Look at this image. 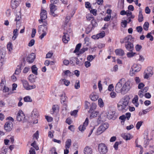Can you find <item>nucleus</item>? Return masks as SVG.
<instances>
[{
  "mask_svg": "<svg viewBox=\"0 0 154 154\" xmlns=\"http://www.w3.org/2000/svg\"><path fill=\"white\" fill-rule=\"evenodd\" d=\"M124 79H122L119 80L117 83L115 88L116 91L118 93H121L122 94L124 95L129 91L131 88L130 83L129 82H126L122 86L123 83V80Z\"/></svg>",
  "mask_w": 154,
  "mask_h": 154,
  "instance_id": "obj_1",
  "label": "nucleus"
},
{
  "mask_svg": "<svg viewBox=\"0 0 154 154\" xmlns=\"http://www.w3.org/2000/svg\"><path fill=\"white\" fill-rule=\"evenodd\" d=\"M129 103V100L125 97L122 98L117 104L118 110L122 112L125 111L127 109Z\"/></svg>",
  "mask_w": 154,
  "mask_h": 154,
  "instance_id": "obj_2",
  "label": "nucleus"
},
{
  "mask_svg": "<svg viewBox=\"0 0 154 154\" xmlns=\"http://www.w3.org/2000/svg\"><path fill=\"white\" fill-rule=\"evenodd\" d=\"M153 68L152 67H148L145 70L144 73V79H148L150 77H151L153 74Z\"/></svg>",
  "mask_w": 154,
  "mask_h": 154,
  "instance_id": "obj_3",
  "label": "nucleus"
},
{
  "mask_svg": "<svg viewBox=\"0 0 154 154\" xmlns=\"http://www.w3.org/2000/svg\"><path fill=\"white\" fill-rule=\"evenodd\" d=\"M109 126V125L107 123H104L100 125L98 128L96 132L97 135H99L103 133Z\"/></svg>",
  "mask_w": 154,
  "mask_h": 154,
  "instance_id": "obj_4",
  "label": "nucleus"
},
{
  "mask_svg": "<svg viewBox=\"0 0 154 154\" xmlns=\"http://www.w3.org/2000/svg\"><path fill=\"white\" fill-rule=\"evenodd\" d=\"M134 41V38L132 37L131 35H128L123 39H121L120 42L121 43H130L133 42Z\"/></svg>",
  "mask_w": 154,
  "mask_h": 154,
  "instance_id": "obj_5",
  "label": "nucleus"
},
{
  "mask_svg": "<svg viewBox=\"0 0 154 154\" xmlns=\"http://www.w3.org/2000/svg\"><path fill=\"white\" fill-rule=\"evenodd\" d=\"M98 151L100 154H105L108 151L107 147L104 143H100L98 145Z\"/></svg>",
  "mask_w": 154,
  "mask_h": 154,
  "instance_id": "obj_6",
  "label": "nucleus"
},
{
  "mask_svg": "<svg viewBox=\"0 0 154 154\" xmlns=\"http://www.w3.org/2000/svg\"><path fill=\"white\" fill-rule=\"evenodd\" d=\"M115 112V111L111 110L109 111L107 113L105 112H103L102 113V118L104 117L105 119L107 118L109 119H111L113 117Z\"/></svg>",
  "mask_w": 154,
  "mask_h": 154,
  "instance_id": "obj_7",
  "label": "nucleus"
},
{
  "mask_svg": "<svg viewBox=\"0 0 154 154\" xmlns=\"http://www.w3.org/2000/svg\"><path fill=\"white\" fill-rule=\"evenodd\" d=\"M21 81L24 88L27 90L35 88L36 86L34 85H29L27 81L24 79H22Z\"/></svg>",
  "mask_w": 154,
  "mask_h": 154,
  "instance_id": "obj_8",
  "label": "nucleus"
},
{
  "mask_svg": "<svg viewBox=\"0 0 154 154\" xmlns=\"http://www.w3.org/2000/svg\"><path fill=\"white\" fill-rule=\"evenodd\" d=\"M16 118L17 121L19 122L22 121L23 122H24L26 121L25 119V115L23 112L21 110H20L18 111L17 114Z\"/></svg>",
  "mask_w": 154,
  "mask_h": 154,
  "instance_id": "obj_9",
  "label": "nucleus"
},
{
  "mask_svg": "<svg viewBox=\"0 0 154 154\" xmlns=\"http://www.w3.org/2000/svg\"><path fill=\"white\" fill-rule=\"evenodd\" d=\"M4 129L7 131H10L13 128V124L12 122L8 121L6 122L4 126Z\"/></svg>",
  "mask_w": 154,
  "mask_h": 154,
  "instance_id": "obj_10",
  "label": "nucleus"
},
{
  "mask_svg": "<svg viewBox=\"0 0 154 154\" xmlns=\"http://www.w3.org/2000/svg\"><path fill=\"white\" fill-rule=\"evenodd\" d=\"M41 19L38 20L39 23H41L43 22V20L46 19L47 18L46 11L41 9L40 14Z\"/></svg>",
  "mask_w": 154,
  "mask_h": 154,
  "instance_id": "obj_11",
  "label": "nucleus"
},
{
  "mask_svg": "<svg viewBox=\"0 0 154 154\" xmlns=\"http://www.w3.org/2000/svg\"><path fill=\"white\" fill-rule=\"evenodd\" d=\"M88 119L86 118L85 122L83 125H80L79 128V130L81 132L84 131L86 128V127L88 125Z\"/></svg>",
  "mask_w": 154,
  "mask_h": 154,
  "instance_id": "obj_12",
  "label": "nucleus"
},
{
  "mask_svg": "<svg viewBox=\"0 0 154 154\" xmlns=\"http://www.w3.org/2000/svg\"><path fill=\"white\" fill-rule=\"evenodd\" d=\"M50 14L53 16H57V15L54 13V11H56L57 9V6L53 4H51L50 5Z\"/></svg>",
  "mask_w": 154,
  "mask_h": 154,
  "instance_id": "obj_13",
  "label": "nucleus"
},
{
  "mask_svg": "<svg viewBox=\"0 0 154 154\" xmlns=\"http://www.w3.org/2000/svg\"><path fill=\"white\" fill-rule=\"evenodd\" d=\"M20 0H11V5L13 9L16 8L19 5Z\"/></svg>",
  "mask_w": 154,
  "mask_h": 154,
  "instance_id": "obj_14",
  "label": "nucleus"
},
{
  "mask_svg": "<svg viewBox=\"0 0 154 154\" xmlns=\"http://www.w3.org/2000/svg\"><path fill=\"white\" fill-rule=\"evenodd\" d=\"M35 55L34 53H32L29 55L27 58L26 60L29 63H32L35 59Z\"/></svg>",
  "mask_w": 154,
  "mask_h": 154,
  "instance_id": "obj_15",
  "label": "nucleus"
},
{
  "mask_svg": "<svg viewBox=\"0 0 154 154\" xmlns=\"http://www.w3.org/2000/svg\"><path fill=\"white\" fill-rule=\"evenodd\" d=\"M125 47L127 50L129 51H133L134 47L133 42L125 44Z\"/></svg>",
  "mask_w": 154,
  "mask_h": 154,
  "instance_id": "obj_16",
  "label": "nucleus"
},
{
  "mask_svg": "<svg viewBox=\"0 0 154 154\" xmlns=\"http://www.w3.org/2000/svg\"><path fill=\"white\" fill-rule=\"evenodd\" d=\"M115 52L116 55L119 56H124L125 54L124 51L121 48L116 49Z\"/></svg>",
  "mask_w": 154,
  "mask_h": 154,
  "instance_id": "obj_17",
  "label": "nucleus"
},
{
  "mask_svg": "<svg viewBox=\"0 0 154 154\" xmlns=\"http://www.w3.org/2000/svg\"><path fill=\"white\" fill-rule=\"evenodd\" d=\"M63 33L64 35L62 38V41L64 43H66L70 40L69 36L67 33L64 32Z\"/></svg>",
  "mask_w": 154,
  "mask_h": 154,
  "instance_id": "obj_18",
  "label": "nucleus"
},
{
  "mask_svg": "<svg viewBox=\"0 0 154 154\" xmlns=\"http://www.w3.org/2000/svg\"><path fill=\"white\" fill-rule=\"evenodd\" d=\"M92 152V149L88 146H86L84 149V152L85 154H91Z\"/></svg>",
  "mask_w": 154,
  "mask_h": 154,
  "instance_id": "obj_19",
  "label": "nucleus"
},
{
  "mask_svg": "<svg viewBox=\"0 0 154 154\" xmlns=\"http://www.w3.org/2000/svg\"><path fill=\"white\" fill-rule=\"evenodd\" d=\"M21 18L20 13V12L17 13L16 14V18L15 20L16 21V25L20 23V20Z\"/></svg>",
  "mask_w": 154,
  "mask_h": 154,
  "instance_id": "obj_20",
  "label": "nucleus"
},
{
  "mask_svg": "<svg viewBox=\"0 0 154 154\" xmlns=\"http://www.w3.org/2000/svg\"><path fill=\"white\" fill-rule=\"evenodd\" d=\"M90 97L91 100L94 101L96 100L99 97L98 95L94 93H92Z\"/></svg>",
  "mask_w": 154,
  "mask_h": 154,
  "instance_id": "obj_21",
  "label": "nucleus"
},
{
  "mask_svg": "<svg viewBox=\"0 0 154 154\" xmlns=\"http://www.w3.org/2000/svg\"><path fill=\"white\" fill-rule=\"evenodd\" d=\"M46 24H43L39 26V28H42V31L43 32H46L48 31V26L47 24L46 23Z\"/></svg>",
  "mask_w": 154,
  "mask_h": 154,
  "instance_id": "obj_22",
  "label": "nucleus"
},
{
  "mask_svg": "<svg viewBox=\"0 0 154 154\" xmlns=\"http://www.w3.org/2000/svg\"><path fill=\"white\" fill-rule=\"evenodd\" d=\"M122 138L126 140H130L131 139V135L128 133L122 134L121 135Z\"/></svg>",
  "mask_w": 154,
  "mask_h": 154,
  "instance_id": "obj_23",
  "label": "nucleus"
},
{
  "mask_svg": "<svg viewBox=\"0 0 154 154\" xmlns=\"http://www.w3.org/2000/svg\"><path fill=\"white\" fill-rule=\"evenodd\" d=\"M136 68L137 67L135 66H133V67L131 68V70H132L131 71L130 73L131 76H133L135 72H138L140 70V69H137Z\"/></svg>",
  "mask_w": 154,
  "mask_h": 154,
  "instance_id": "obj_24",
  "label": "nucleus"
},
{
  "mask_svg": "<svg viewBox=\"0 0 154 154\" xmlns=\"http://www.w3.org/2000/svg\"><path fill=\"white\" fill-rule=\"evenodd\" d=\"M38 116V112L36 109H34L31 113L32 117L35 116V118H37Z\"/></svg>",
  "mask_w": 154,
  "mask_h": 154,
  "instance_id": "obj_25",
  "label": "nucleus"
},
{
  "mask_svg": "<svg viewBox=\"0 0 154 154\" xmlns=\"http://www.w3.org/2000/svg\"><path fill=\"white\" fill-rule=\"evenodd\" d=\"M36 76L33 74L30 75L28 77L29 81L32 83L34 82H35V79L36 78Z\"/></svg>",
  "mask_w": 154,
  "mask_h": 154,
  "instance_id": "obj_26",
  "label": "nucleus"
},
{
  "mask_svg": "<svg viewBox=\"0 0 154 154\" xmlns=\"http://www.w3.org/2000/svg\"><path fill=\"white\" fill-rule=\"evenodd\" d=\"M71 144V140L70 139H68L65 143V148L66 149H69Z\"/></svg>",
  "mask_w": 154,
  "mask_h": 154,
  "instance_id": "obj_27",
  "label": "nucleus"
},
{
  "mask_svg": "<svg viewBox=\"0 0 154 154\" xmlns=\"http://www.w3.org/2000/svg\"><path fill=\"white\" fill-rule=\"evenodd\" d=\"M150 107H149V108L147 109H146L143 110L142 111L140 112L139 113V116H141L145 114L148 112L149 111V109L150 108Z\"/></svg>",
  "mask_w": 154,
  "mask_h": 154,
  "instance_id": "obj_28",
  "label": "nucleus"
},
{
  "mask_svg": "<svg viewBox=\"0 0 154 154\" xmlns=\"http://www.w3.org/2000/svg\"><path fill=\"white\" fill-rule=\"evenodd\" d=\"M31 69L32 72L33 73L36 75H38V72L37 71L38 69L35 65H34L32 66L31 67Z\"/></svg>",
  "mask_w": 154,
  "mask_h": 154,
  "instance_id": "obj_29",
  "label": "nucleus"
},
{
  "mask_svg": "<svg viewBox=\"0 0 154 154\" xmlns=\"http://www.w3.org/2000/svg\"><path fill=\"white\" fill-rule=\"evenodd\" d=\"M99 114V112L97 111L93 112L91 113L90 116V118L92 119L96 117Z\"/></svg>",
  "mask_w": 154,
  "mask_h": 154,
  "instance_id": "obj_30",
  "label": "nucleus"
},
{
  "mask_svg": "<svg viewBox=\"0 0 154 154\" xmlns=\"http://www.w3.org/2000/svg\"><path fill=\"white\" fill-rule=\"evenodd\" d=\"M130 52H128L126 54L127 57L128 58H131L134 56L136 54V53L133 52V51Z\"/></svg>",
  "mask_w": 154,
  "mask_h": 154,
  "instance_id": "obj_31",
  "label": "nucleus"
},
{
  "mask_svg": "<svg viewBox=\"0 0 154 154\" xmlns=\"http://www.w3.org/2000/svg\"><path fill=\"white\" fill-rule=\"evenodd\" d=\"M143 19V17L142 14V12L141 11H140L139 12V14L138 15V21L140 22H142Z\"/></svg>",
  "mask_w": 154,
  "mask_h": 154,
  "instance_id": "obj_32",
  "label": "nucleus"
},
{
  "mask_svg": "<svg viewBox=\"0 0 154 154\" xmlns=\"http://www.w3.org/2000/svg\"><path fill=\"white\" fill-rule=\"evenodd\" d=\"M96 107H97L96 104L94 103H92L91 104V106L90 108V109L89 111V112H91L92 110H95L96 109Z\"/></svg>",
  "mask_w": 154,
  "mask_h": 154,
  "instance_id": "obj_33",
  "label": "nucleus"
},
{
  "mask_svg": "<svg viewBox=\"0 0 154 154\" xmlns=\"http://www.w3.org/2000/svg\"><path fill=\"white\" fill-rule=\"evenodd\" d=\"M98 104L100 107H102L104 105V103L101 98H99L98 100Z\"/></svg>",
  "mask_w": 154,
  "mask_h": 154,
  "instance_id": "obj_34",
  "label": "nucleus"
},
{
  "mask_svg": "<svg viewBox=\"0 0 154 154\" xmlns=\"http://www.w3.org/2000/svg\"><path fill=\"white\" fill-rule=\"evenodd\" d=\"M7 48L9 51L12 50V45L11 42H9L7 45Z\"/></svg>",
  "mask_w": 154,
  "mask_h": 154,
  "instance_id": "obj_35",
  "label": "nucleus"
},
{
  "mask_svg": "<svg viewBox=\"0 0 154 154\" xmlns=\"http://www.w3.org/2000/svg\"><path fill=\"white\" fill-rule=\"evenodd\" d=\"M24 101L26 102H31L32 101L31 98L29 96H27L23 98Z\"/></svg>",
  "mask_w": 154,
  "mask_h": 154,
  "instance_id": "obj_36",
  "label": "nucleus"
},
{
  "mask_svg": "<svg viewBox=\"0 0 154 154\" xmlns=\"http://www.w3.org/2000/svg\"><path fill=\"white\" fill-rule=\"evenodd\" d=\"M81 45H82L81 43H79L76 46L75 49L74 51V52L76 53V52H78L79 51L80 48H81Z\"/></svg>",
  "mask_w": 154,
  "mask_h": 154,
  "instance_id": "obj_37",
  "label": "nucleus"
},
{
  "mask_svg": "<svg viewBox=\"0 0 154 154\" xmlns=\"http://www.w3.org/2000/svg\"><path fill=\"white\" fill-rule=\"evenodd\" d=\"M86 17L88 20L89 21L93 18V16L91 14H88L86 15Z\"/></svg>",
  "mask_w": 154,
  "mask_h": 154,
  "instance_id": "obj_38",
  "label": "nucleus"
},
{
  "mask_svg": "<svg viewBox=\"0 0 154 154\" xmlns=\"http://www.w3.org/2000/svg\"><path fill=\"white\" fill-rule=\"evenodd\" d=\"M149 27V23L148 22H146L145 23L143 26V29L146 31L148 30V28Z\"/></svg>",
  "mask_w": 154,
  "mask_h": 154,
  "instance_id": "obj_39",
  "label": "nucleus"
},
{
  "mask_svg": "<svg viewBox=\"0 0 154 154\" xmlns=\"http://www.w3.org/2000/svg\"><path fill=\"white\" fill-rule=\"evenodd\" d=\"M74 87L75 89H78L79 88L80 86L79 81L77 80L76 81L74 85Z\"/></svg>",
  "mask_w": 154,
  "mask_h": 154,
  "instance_id": "obj_40",
  "label": "nucleus"
},
{
  "mask_svg": "<svg viewBox=\"0 0 154 154\" xmlns=\"http://www.w3.org/2000/svg\"><path fill=\"white\" fill-rule=\"evenodd\" d=\"M78 112V110H75L71 112L70 114L72 116H74L75 117H76Z\"/></svg>",
  "mask_w": 154,
  "mask_h": 154,
  "instance_id": "obj_41",
  "label": "nucleus"
},
{
  "mask_svg": "<svg viewBox=\"0 0 154 154\" xmlns=\"http://www.w3.org/2000/svg\"><path fill=\"white\" fill-rule=\"evenodd\" d=\"M91 23L92 24L93 27H96L97 25L96 20L94 19H92L91 20Z\"/></svg>",
  "mask_w": 154,
  "mask_h": 154,
  "instance_id": "obj_42",
  "label": "nucleus"
},
{
  "mask_svg": "<svg viewBox=\"0 0 154 154\" xmlns=\"http://www.w3.org/2000/svg\"><path fill=\"white\" fill-rule=\"evenodd\" d=\"M5 53L4 52L0 50V60L3 59L5 57Z\"/></svg>",
  "mask_w": 154,
  "mask_h": 154,
  "instance_id": "obj_43",
  "label": "nucleus"
},
{
  "mask_svg": "<svg viewBox=\"0 0 154 154\" xmlns=\"http://www.w3.org/2000/svg\"><path fill=\"white\" fill-rule=\"evenodd\" d=\"M77 59V57H72L70 59V62L71 64L73 63Z\"/></svg>",
  "mask_w": 154,
  "mask_h": 154,
  "instance_id": "obj_44",
  "label": "nucleus"
},
{
  "mask_svg": "<svg viewBox=\"0 0 154 154\" xmlns=\"http://www.w3.org/2000/svg\"><path fill=\"white\" fill-rule=\"evenodd\" d=\"M151 32H149V33H148L147 34V35H146V37L147 38H150V40L151 41H153V37L151 35Z\"/></svg>",
  "mask_w": 154,
  "mask_h": 154,
  "instance_id": "obj_45",
  "label": "nucleus"
},
{
  "mask_svg": "<svg viewBox=\"0 0 154 154\" xmlns=\"http://www.w3.org/2000/svg\"><path fill=\"white\" fill-rule=\"evenodd\" d=\"M92 28L90 26H89L86 29V32L87 34H88L91 31Z\"/></svg>",
  "mask_w": 154,
  "mask_h": 154,
  "instance_id": "obj_46",
  "label": "nucleus"
},
{
  "mask_svg": "<svg viewBox=\"0 0 154 154\" xmlns=\"http://www.w3.org/2000/svg\"><path fill=\"white\" fill-rule=\"evenodd\" d=\"M143 122L141 121H139L137 122L136 125V127L137 129H139L140 127L141 126Z\"/></svg>",
  "mask_w": 154,
  "mask_h": 154,
  "instance_id": "obj_47",
  "label": "nucleus"
},
{
  "mask_svg": "<svg viewBox=\"0 0 154 154\" xmlns=\"http://www.w3.org/2000/svg\"><path fill=\"white\" fill-rule=\"evenodd\" d=\"M94 58V57L92 55H89L88 56L87 60L90 62Z\"/></svg>",
  "mask_w": 154,
  "mask_h": 154,
  "instance_id": "obj_48",
  "label": "nucleus"
},
{
  "mask_svg": "<svg viewBox=\"0 0 154 154\" xmlns=\"http://www.w3.org/2000/svg\"><path fill=\"white\" fill-rule=\"evenodd\" d=\"M35 43V40L33 39H32L29 42L28 44V46L29 47H31L34 45Z\"/></svg>",
  "mask_w": 154,
  "mask_h": 154,
  "instance_id": "obj_49",
  "label": "nucleus"
},
{
  "mask_svg": "<svg viewBox=\"0 0 154 154\" xmlns=\"http://www.w3.org/2000/svg\"><path fill=\"white\" fill-rule=\"evenodd\" d=\"M138 97L137 95L135 96L132 100V102L133 103L137 102H138Z\"/></svg>",
  "mask_w": 154,
  "mask_h": 154,
  "instance_id": "obj_50",
  "label": "nucleus"
},
{
  "mask_svg": "<svg viewBox=\"0 0 154 154\" xmlns=\"http://www.w3.org/2000/svg\"><path fill=\"white\" fill-rule=\"evenodd\" d=\"M142 48V46L141 45L138 44L136 45L135 47L136 50L138 51H140Z\"/></svg>",
  "mask_w": 154,
  "mask_h": 154,
  "instance_id": "obj_51",
  "label": "nucleus"
},
{
  "mask_svg": "<svg viewBox=\"0 0 154 154\" xmlns=\"http://www.w3.org/2000/svg\"><path fill=\"white\" fill-rule=\"evenodd\" d=\"M31 146L34 147L36 150H38V147L36 146V143L35 141H34L33 143L31 144Z\"/></svg>",
  "mask_w": 154,
  "mask_h": 154,
  "instance_id": "obj_52",
  "label": "nucleus"
},
{
  "mask_svg": "<svg viewBox=\"0 0 154 154\" xmlns=\"http://www.w3.org/2000/svg\"><path fill=\"white\" fill-rule=\"evenodd\" d=\"M128 22L126 20H124L122 23V26L123 27H126Z\"/></svg>",
  "mask_w": 154,
  "mask_h": 154,
  "instance_id": "obj_53",
  "label": "nucleus"
},
{
  "mask_svg": "<svg viewBox=\"0 0 154 154\" xmlns=\"http://www.w3.org/2000/svg\"><path fill=\"white\" fill-rule=\"evenodd\" d=\"M105 35V33L104 32L100 33L97 34V36L99 38H102Z\"/></svg>",
  "mask_w": 154,
  "mask_h": 154,
  "instance_id": "obj_54",
  "label": "nucleus"
},
{
  "mask_svg": "<svg viewBox=\"0 0 154 154\" xmlns=\"http://www.w3.org/2000/svg\"><path fill=\"white\" fill-rule=\"evenodd\" d=\"M36 33V29H35L33 28L32 29L31 37L32 38H34Z\"/></svg>",
  "mask_w": 154,
  "mask_h": 154,
  "instance_id": "obj_55",
  "label": "nucleus"
},
{
  "mask_svg": "<svg viewBox=\"0 0 154 154\" xmlns=\"http://www.w3.org/2000/svg\"><path fill=\"white\" fill-rule=\"evenodd\" d=\"M53 53L52 52H48L46 55V58H50L52 56Z\"/></svg>",
  "mask_w": 154,
  "mask_h": 154,
  "instance_id": "obj_56",
  "label": "nucleus"
},
{
  "mask_svg": "<svg viewBox=\"0 0 154 154\" xmlns=\"http://www.w3.org/2000/svg\"><path fill=\"white\" fill-rule=\"evenodd\" d=\"M88 49L87 47L83 48L79 52L80 54H82L84 53L85 51H87Z\"/></svg>",
  "mask_w": 154,
  "mask_h": 154,
  "instance_id": "obj_57",
  "label": "nucleus"
},
{
  "mask_svg": "<svg viewBox=\"0 0 154 154\" xmlns=\"http://www.w3.org/2000/svg\"><path fill=\"white\" fill-rule=\"evenodd\" d=\"M63 81L64 82V84L66 86H68L70 83V82L66 79H63Z\"/></svg>",
  "mask_w": 154,
  "mask_h": 154,
  "instance_id": "obj_58",
  "label": "nucleus"
},
{
  "mask_svg": "<svg viewBox=\"0 0 154 154\" xmlns=\"http://www.w3.org/2000/svg\"><path fill=\"white\" fill-rule=\"evenodd\" d=\"M85 7L86 8H89V9H90V8L91 7V5L90 3L89 2H86L85 3Z\"/></svg>",
  "mask_w": 154,
  "mask_h": 154,
  "instance_id": "obj_59",
  "label": "nucleus"
},
{
  "mask_svg": "<svg viewBox=\"0 0 154 154\" xmlns=\"http://www.w3.org/2000/svg\"><path fill=\"white\" fill-rule=\"evenodd\" d=\"M29 152V154H35V149L33 148H31Z\"/></svg>",
  "mask_w": 154,
  "mask_h": 154,
  "instance_id": "obj_60",
  "label": "nucleus"
},
{
  "mask_svg": "<svg viewBox=\"0 0 154 154\" xmlns=\"http://www.w3.org/2000/svg\"><path fill=\"white\" fill-rule=\"evenodd\" d=\"M45 118L48 122H51L53 120V118L52 117H49L48 116H46Z\"/></svg>",
  "mask_w": 154,
  "mask_h": 154,
  "instance_id": "obj_61",
  "label": "nucleus"
},
{
  "mask_svg": "<svg viewBox=\"0 0 154 154\" xmlns=\"http://www.w3.org/2000/svg\"><path fill=\"white\" fill-rule=\"evenodd\" d=\"M84 64L85 66L87 68L90 67L91 65L90 62L88 61L85 62Z\"/></svg>",
  "mask_w": 154,
  "mask_h": 154,
  "instance_id": "obj_62",
  "label": "nucleus"
},
{
  "mask_svg": "<svg viewBox=\"0 0 154 154\" xmlns=\"http://www.w3.org/2000/svg\"><path fill=\"white\" fill-rule=\"evenodd\" d=\"M33 137L34 138H35L36 139H37L38 138V131H37L33 134Z\"/></svg>",
  "mask_w": 154,
  "mask_h": 154,
  "instance_id": "obj_63",
  "label": "nucleus"
},
{
  "mask_svg": "<svg viewBox=\"0 0 154 154\" xmlns=\"http://www.w3.org/2000/svg\"><path fill=\"white\" fill-rule=\"evenodd\" d=\"M134 80L136 83L137 84L139 83L140 82V79L139 77H135L134 78Z\"/></svg>",
  "mask_w": 154,
  "mask_h": 154,
  "instance_id": "obj_64",
  "label": "nucleus"
}]
</instances>
